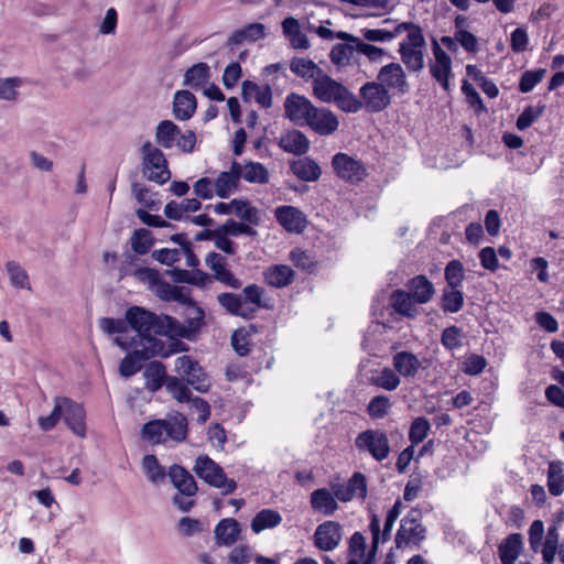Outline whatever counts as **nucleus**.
Instances as JSON below:
<instances>
[{"mask_svg": "<svg viewBox=\"0 0 564 564\" xmlns=\"http://www.w3.org/2000/svg\"><path fill=\"white\" fill-rule=\"evenodd\" d=\"M332 165L336 175L351 184L362 181L367 175L365 165L357 159L346 154L337 153L333 156Z\"/></svg>", "mask_w": 564, "mask_h": 564, "instance_id": "15", "label": "nucleus"}, {"mask_svg": "<svg viewBox=\"0 0 564 564\" xmlns=\"http://www.w3.org/2000/svg\"><path fill=\"white\" fill-rule=\"evenodd\" d=\"M291 171L300 180L305 182H315L322 174L319 165L307 156L293 161L291 164Z\"/></svg>", "mask_w": 564, "mask_h": 564, "instance_id": "40", "label": "nucleus"}, {"mask_svg": "<svg viewBox=\"0 0 564 564\" xmlns=\"http://www.w3.org/2000/svg\"><path fill=\"white\" fill-rule=\"evenodd\" d=\"M369 529L372 534V543L366 553V538L360 532H355L348 542V562L346 564H375V556L380 544V519L371 514Z\"/></svg>", "mask_w": 564, "mask_h": 564, "instance_id": "5", "label": "nucleus"}, {"mask_svg": "<svg viewBox=\"0 0 564 564\" xmlns=\"http://www.w3.org/2000/svg\"><path fill=\"white\" fill-rule=\"evenodd\" d=\"M412 293L401 290L391 295V305L401 315L413 316L416 314L415 305L423 303V275H417L411 281Z\"/></svg>", "mask_w": 564, "mask_h": 564, "instance_id": "10", "label": "nucleus"}, {"mask_svg": "<svg viewBox=\"0 0 564 564\" xmlns=\"http://www.w3.org/2000/svg\"><path fill=\"white\" fill-rule=\"evenodd\" d=\"M126 318L135 336V355L142 358L160 356L166 358L175 352L184 350V345L177 340L160 339L153 335L167 337L169 326L174 325V317L169 315H155L154 313L140 307L132 306L127 310Z\"/></svg>", "mask_w": 564, "mask_h": 564, "instance_id": "1", "label": "nucleus"}, {"mask_svg": "<svg viewBox=\"0 0 564 564\" xmlns=\"http://www.w3.org/2000/svg\"><path fill=\"white\" fill-rule=\"evenodd\" d=\"M314 106L306 96L291 93L283 102L284 118L297 127H304Z\"/></svg>", "mask_w": 564, "mask_h": 564, "instance_id": "14", "label": "nucleus"}, {"mask_svg": "<svg viewBox=\"0 0 564 564\" xmlns=\"http://www.w3.org/2000/svg\"><path fill=\"white\" fill-rule=\"evenodd\" d=\"M174 370L183 378L186 379L187 383L192 386L198 392H207L210 387V380L207 373L199 366L198 361L188 355H183L174 360Z\"/></svg>", "mask_w": 564, "mask_h": 564, "instance_id": "9", "label": "nucleus"}, {"mask_svg": "<svg viewBox=\"0 0 564 564\" xmlns=\"http://www.w3.org/2000/svg\"><path fill=\"white\" fill-rule=\"evenodd\" d=\"M464 294L460 288L447 286L441 296V307L445 313H457L463 308Z\"/></svg>", "mask_w": 564, "mask_h": 564, "instance_id": "46", "label": "nucleus"}, {"mask_svg": "<svg viewBox=\"0 0 564 564\" xmlns=\"http://www.w3.org/2000/svg\"><path fill=\"white\" fill-rule=\"evenodd\" d=\"M7 271L11 281V284L19 289H30L29 276L26 272L15 262H8Z\"/></svg>", "mask_w": 564, "mask_h": 564, "instance_id": "60", "label": "nucleus"}, {"mask_svg": "<svg viewBox=\"0 0 564 564\" xmlns=\"http://www.w3.org/2000/svg\"><path fill=\"white\" fill-rule=\"evenodd\" d=\"M186 308V324H181L174 318V325L169 326L167 337L174 340L175 337L188 338L197 332L204 324V311L191 299V302L184 303Z\"/></svg>", "mask_w": 564, "mask_h": 564, "instance_id": "12", "label": "nucleus"}, {"mask_svg": "<svg viewBox=\"0 0 564 564\" xmlns=\"http://www.w3.org/2000/svg\"><path fill=\"white\" fill-rule=\"evenodd\" d=\"M187 434V420L176 415L166 420H155L144 424L142 436L152 444L165 443L169 440L182 442Z\"/></svg>", "mask_w": 564, "mask_h": 564, "instance_id": "4", "label": "nucleus"}, {"mask_svg": "<svg viewBox=\"0 0 564 564\" xmlns=\"http://www.w3.org/2000/svg\"><path fill=\"white\" fill-rule=\"evenodd\" d=\"M62 416L66 425L79 437L86 436L85 410L68 398H61Z\"/></svg>", "mask_w": 564, "mask_h": 564, "instance_id": "21", "label": "nucleus"}, {"mask_svg": "<svg viewBox=\"0 0 564 564\" xmlns=\"http://www.w3.org/2000/svg\"><path fill=\"white\" fill-rule=\"evenodd\" d=\"M130 241L131 248L137 254H145L153 246L151 232L144 228L134 230Z\"/></svg>", "mask_w": 564, "mask_h": 564, "instance_id": "56", "label": "nucleus"}, {"mask_svg": "<svg viewBox=\"0 0 564 564\" xmlns=\"http://www.w3.org/2000/svg\"><path fill=\"white\" fill-rule=\"evenodd\" d=\"M194 470L199 478L220 489L223 494H231L237 488L236 481L227 478L223 468L208 456H199L196 459Z\"/></svg>", "mask_w": 564, "mask_h": 564, "instance_id": "7", "label": "nucleus"}, {"mask_svg": "<svg viewBox=\"0 0 564 564\" xmlns=\"http://www.w3.org/2000/svg\"><path fill=\"white\" fill-rule=\"evenodd\" d=\"M454 41L459 43L467 53L476 54L479 51L478 39L467 30H455L453 37L444 36L442 39L447 47H451Z\"/></svg>", "mask_w": 564, "mask_h": 564, "instance_id": "45", "label": "nucleus"}, {"mask_svg": "<svg viewBox=\"0 0 564 564\" xmlns=\"http://www.w3.org/2000/svg\"><path fill=\"white\" fill-rule=\"evenodd\" d=\"M138 262L139 259L131 253L124 254L119 269L120 279L132 276L138 282L145 284L151 291L160 274L156 270L141 267Z\"/></svg>", "mask_w": 564, "mask_h": 564, "instance_id": "17", "label": "nucleus"}, {"mask_svg": "<svg viewBox=\"0 0 564 564\" xmlns=\"http://www.w3.org/2000/svg\"><path fill=\"white\" fill-rule=\"evenodd\" d=\"M355 445L359 452L368 453L378 462L386 459L390 454L389 438L382 430H366L359 433Z\"/></svg>", "mask_w": 564, "mask_h": 564, "instance_id": "8", "label": "nucleus"}, {"mask_svg": "<svg viewBox=\"0 0 564 564\" xmlns=\"http://www.w3.org/2000/svg\"><path fill=\"white\" fill-rule=\"evenodd\" d=\"M336 39L356 44V51L358 53L366 55L370 61H373V62L379 61L384 55V51L382 48L371 45V44H368V43H365V42L360 41L358 37L351 35L345 31L337 32Z\"/></svg>", "mask_w": 564, "mask_h": 564, "instance_id": "44", "label": "nucleus"}, {"mask_svg": "<svg viewBox=\"0 0 564 564\" xmlns=\"http://www.w3.org/2000/svg\"><path fill=\"white\" fill-rule=\"evenodd\" d=\"M234 214L250 225L260 223L259 210L246 200L232 199Z\"/></svg>", "mask_w": 564, "mask_h": 564, "instance_id": "54", "label": "nucleus"}, {"mask_svg": "<svg viewBox=\"0 0 564 564\" xmlns=\"http://www.w3.org/2000/svg\"><path fill=\"white\" fill-rule=\"evenodd\" d=\"M304 127L319 135H330L338 129L339 121L332 110L314 106Z\"/></svg>", "mask_w": 564, "mask_h": 564, "instance_id": "18", "label": "nucleus"}, {"mask_svg": "<svg viewBox=\"0 0 564 564\" xmlns=\"http://www.w3.org/2000/svg\"><path fill=\"white\" fill-rule=\"evenodd\" d=\"M282 33L294 50L306 51L311 47V42L303 31L300 21L294 17L285 18L282 23Z\"/></svg>", "mask_w": 564, "mask_h": 564, "instance_id": "24", "label": "nucleus"}, {"mask_svg": "<svg viewBox=\"0 0 564 564\" xmlns=\"http://www.w3.org/2000/svg\"><path fill=\"white\" fill-rule=\"evenodd\" d=\"M409 437L411 445L403 449L397 460V468L400 473H403L410 465L411 460L414 459V446L423 442V417H416L410 429Z\"/></svg>", "mask_w": 564, "mask_h": 564, "instance_id": "25", "label": "nucleus"}, {"mask_svg": "<svg viewBox=\"0 0 564 564\" xmlns=\"http://www.w3.org/2000/svg\"><path fill=\"white\" fill-rule=\"evenodd\" d=\"M141 465L144 474L151 482L160 484L165 479L166 473L154 455H145Z\"/></svg>", "mask_w": 564, "mask_h": 564, "instance_id": "52", "label": "nucleus"}, {"mask_svg": "<svg viewBox=\"0 0 564 564\" xmlns=\"http://www.w3.org/2000/svg\"><path fill=\"white\" fill-rule=\"evenodd\" d=\"M546 70L539 68L534 70H527L522 74L519 89L521 93H530L542 79L544 78Z\"/></svg>", "mask_w": 564, "mask_h": 564, "instance_id": "59", "label": "nucleus"}, {"mask_svg": "<svg viewBox=\"0 0 564 564\" xmlns=\"http://www.w3.org/2000/svg\"><path fill=\"white\" fill-rule=\"evenodd\" d=\"M362 99L361 104L370 112H379L386 109L391 102V94L376 82H367L359 89Z\"/></svg>", "mask_w": 564, "mask_h": 564, "instance_id": "13", "label": "nucleus"}, {"mask_svg": "<svg viewBox=\"0 0 564 564\" xmlns=\"http://www.w3.org/2000/svg\"><path fill=\"white\" fill-rule=\"evenodd\" d=\"M447 286L462 288L464 281V265L459 260H452L445 267Z\"/></svg>", "mask_w": 564, "mask_h": 564, "instance_id": "57", "label": "nucleus"}, {"mask_svg": "<svg viewBox=\"0 0 564 564\" xmlns=\"http://www.w3.org/2000/svg\"><path fill=\"white\" fill-rule=\"evenodd\" d=\"M423 539V512L412 509L402 520L395 536L398 547L420 544Z\"/></svg>", "mask_w": 564, "mask_h": 564, "instance_id": "11", "label": "nucleus"}, {"mask_svg": "<svg viewBox=\"0 0 564 564\" xmlns=\"http://www.w3.org/2000/svg\"><path fill=\"white\" fill-rule=\"evenodd\" d=\"M234 167L238 173L239 180L242 178L248 183L267 184L269 182V172L260 162L240 163L234 161Z\"/></svg>", "mask_w": 564, "mask_h": 564, "instance_id": "27", "label": "nucleus"}, {"mask_svg": "<svg viewBox=\"0 0 564 564\" xmlns=\"http://www.w3.org/2000/svg\"><path fill=\"white\" fill-rule=\"evenodd\" d=\"M356 51V44L351 42L338 43L333 46L329 53L330 62L338 68L346 67L350 64V61Z\"/></svg>", "mask_w": 564, "mask_h": 564, "instance_id": "47", "label": "nucleus"}, {"mask_svg": "<svg viewBox=\"0 0 564 564\" xmlns=\"http://www.w3.org/2000/svg\"><path fill=\"white\" fill-rule=\"evenodd\" d=\"M145 379V388L151 392H156L165 383L166 376L165 367L160 361L150 362L143 372Z\"/></svg>", "mask_w": 564, "mask_h": 564, "instance_id": "43", "label": "nucleus"}, {"mask_svg": "<svg viewBox=\"0 0 564 564\" xmlns=\"http://www.w3.org/2000/svg\"><path fill=\"white\" fill-rule=\"evenodd\" d=\"M180 128L171 120H162L155 129V141L164 149L175 145L180 135Z\"/></svg>", "mask_w": 564, "mask_h": 564, "instance_id": "42", "label": "nucleus"}, {"mask_svg": "<svg viewBox=\"0 0 564 564\" xmlns=\"http://www.w3.org/2000/svg\"><path fill=\"white\" fill-rule=\"evenodd\" d=\"M169 477L180 494L187 497H193L196 494V482L193 476L183 467L178 465L172 466L169 471Z\"/></svg>", "mask_w": 564, "mask_h": 564, "instance_id": "33", "label": "nucleus"}, {"mask_svg": "<svg viewBox=\"0 0 564 564\" xmlns=\"http://www.w3.org/2000/svg\"><path fill=\"white\" fill-rule=\"evenodd\" d=\"M132 347L134 348L133 352L126 356L119 366V372L122 377H131L135 375L140 369L141 365L139 364V360H145L147 358H142L138 355H135V343L132 344Z\"/></svg>", "mask_w": 564, "mask_h": 564, "instance_id": "61", "label": "nucleus"}, {"mask_svg": "<svg viewBox=\"0 0 564 564\" xmlns=\"http://www.w3.org/2000/svg\"><path fill=\"white\" fill-rule=\"evenodd\" d=\"M197 107L196 97L188 90H178L173 98V115L185 121L193 117Z\"/></svg>", "mask_w": 564, "mask_h": 564, "instance_id": "29", "label": "nucleus"}, {"mask_svg": "<svg viewBox=\"0 0 564 564\" xmlns=\"http://www.w3.org/2000/svg\"><path fill=\"white\" fill-rule=\"evenodd\" d=\"M239 523L232 518L220 520L215 528V538L217 542L223 545L234 544L239 539Z\"/></svg>", "mask_w": 564, "mask_h": 564, "instance_id": "41", "label": "nucleus"}, {"mask_svg": "<svg viewBox=\"0 0 564 564\" xmlns=\"http://www.w3.org/2000/svg\"><path fill=\"white\" fill-rule=\"evenodd\" d=\"M523 549L521 534L511 533L505 538L498 546V555L501 564H516Z\"/></svg>", "mask_w": 564, "mask_h": 564, "instance_id": "30", "label": "nucleus"}, {"mask_svg": "<svg viewBox=\"0 0 564 564\" xmlns=\"http://www.w3.org/2000/svg\"><path fill=\"white\" fill-rule=\"evenodd\" d=\"M377 80L394 96L404 95L410 88L405 73L398 63H390L382 66L377 75Z\"/></svg>", "mask_w": 564, "mask_h": 564, "instance_id": "16", "label": "nucleus"}, {"mask_svg": "<svg viewBox=\"0 0 564 564\" xmlns=\"http://www.w3.org/2000/svg\"><path fill=\"white\" fill-rule=\"evenodd\" d=\"M279 145L285 152L301 155L308 151L310 140L302 131L293 129L281 135Z\"/></svg>", "mask_w": 564, "mask_h": 564, "instance_id": "31", "label": "nucleus"}, {"mask_svg": "<svg viewBox=\"0 0 564 564\" xmlns=\"http://www.w3.org/2000/svg\"><path fill=\"white\" fill-rule=\"evenodd\" d=\"M263 289L257 284H250L247 285L242 290V300L243 303H246L247 307L249 310H252V317L254 316L256 312L264 306L262 304V296H263Z\"/></svg>", "mask_w": 564, "mask_h": 564, "instance_id": "55", "label": "nucleus"}, {"mask_svg": "<svg viewBox=\"0 0 564 564\" xmlns=\"http://www.w3.org/2000/svg\"><path fill=\"white\" fill-rule=\"evenodd\" d=\"M151 292H153L159 299L163 301H175L178 303L191 302V295L186 288L173 285L166 281L161 280V278H159L156 283L153 285Z\"/></svg>", "mask_w": 564, "mask_h": 564, "instance_id": "28", "label": "nucleus"}, {"mask_svg": "<svg viewBox=\"0 0 564 564\" xmlns=\"http://www.w3.org/2000/svg\"><path fill=\"white\" fill-rule=\"evenodd\" d=\"M264 281L274 288L282 289L294 280V271L285 264H275L263 272Z\"/></svg>", "mask_w": 564, "mask_h": 564, "instance_id": "34", "label": "nucleus"}, {"mask_svg": "<svg viewBox=\"0 0 564 564\" xmlns=\"http://www.w3.org/2000/svg\"><path fill=\"white\" fill-rule=\"evenodd\" d=\"M393 366L400 375L410 377L419 370L420 361L413 354L401 351L393 357Z\"/></svg>", "mask_w": 564, "mask_h": 564, "instance_id": "48", "label": "nucleus"}, {"mask_svg": "<svg viewBox=\"0 0 564 564\" xmlns=\"http://www.w3.org/2000/svg\"><path fill=\"white\" fill-rule=\"evenodd\" d=\"M462 329L453 325L443 330L441 341L445 348L453 350L462 346Z\"/></svg>", "mask_w": 564, "mask_h": 564, "instance_id": "62", "label": "nucleus"}, {"mask_svg": "<svg viewBox=\"0 0 564 564\" xmlns=\"http://www.w3.org/2000/svg\"><path fill=\"white\" fill-rule=\"evenodd\" d=\"M205 263L213 271L215 280L220 283L232 289H239L242 285L241 281L228 269L227 261L221 254L209 252L205 258Z\"/></svg>", "mask_w": 564, "mask_h": 564, "instance_id": "23", "label": "nucleus"}, {"mask_svg": "<svg viewBox=\"0 0 564 564\" xmlns=\"http://www.w3.org/2000/svg\"><path fill=\"white\" fill-rule=\"evenodd\" d=\"M312 95L324 104H334L344 112L355 113L362 108L361 101L341 83L325 72L312 83Z\"/></svg>", "mask_w": 564, "mask_h": 564, "instance_id": "3", "label": "nucleus"}, {"mask_svg": "<svg viewBox=\"0 0 564 564\" xmlns=\"http://www.w3.org/2000/svg\"><path fill=\"white\" fill-rule=\"evenodd\" d=\"M347 486L350 490V494L354 498H359L361 500L367 497V480L364 474L355 473L348 480Z\"/></svg>", "mask_w": 564, "mask_h": 564, "instance_id": "63", "label": "nucleus"}, {"mask_svg": "<svg viewBox=\"0 0 564 564\" xmlns=\"http://www.w3.org/2000/svg\"><path fill=\"white\" fill-rule=\"evenodd\" d=\"M152 257L158 262L165 264V265H173L174 263L178 262L182 258V248L181 249H169V248H162L154 250L152 252Z\"/></svg>", "mask_w": 564, "mask_h": 564, "instance_id": "64", "label": "nucleus"}, {"mask_svg": "<svg viewBox=\"0 0 564 564\" xmlns=\"http://www.w3.org/2000/svg\"><path fill=\"white\" fill-rule=\"evenodd\" d=\"M541 553L545 564H553L556 555H558L561 563L564 564V540L560 542V533L556 525L549 527Z\"/></svg>", "mask_w": 564, "mask_h": 564, "instance_id": "26", "label": "nucleus"}, {"mask_svg": "<svg viewBox=\"0 0 564 564\" xmlns=\"http://www.w3.org/2000/svg\"><path fill=\"white\" fill-rule=\"evenodd\" d=\"M210 79V67L206 63H197L191 66L184 74L183 85L193 89H200Z\"/></svg>", "mask_w": 564, "mask_h": 564, "instance_id": "37", "label": "nucleus"}, {"mask_svg": "<svg viewBox=\"0 0 564 564\" xmlns=\"http://www.w3.org/2000/svg\"><path fill=\"white\" fill-rule=\"evenodd\" d=\"M218 303L230 314L243 318H252V310L243 303L242 296L235 293H220L217 296Z\"/></svg>", "mask_w": 564, "mask_h": 564, "instance_id": "39", "label": "nucleus"}, {"mask_svg": "<svg viewBox=\"0 0 564 564\" xmlns=\"http://www.w3.org/2000/svg\"><path fill=\"white\" fill-rule=\"evenodd\" d=\"M290 69L302 79L315 83L324 70L312 59L304 57H294L290 63Z\"/></svg>", "mask_w": 564, "mask_h": 564, "instance_id": "35", "label": "nucleus"}, {"mask_svg": "<svg viewBox=\"0 0 564 564\" xmlns=\"http://www.w3.org/2000/svg\"><path fill=\"white\" fill-rule=\"evenodd\" d=\"M547 488L553 496H560L564 491V474L560 463L552 462L549 464Z\"/></svg>", "mask_w": 564, "mask_h": 564, "instance_id": "51", "label": "nucleus"}, {"mask_svg": "<svg viewBox=\"0 0 564 564\" xmlns=\"http://www.w3.org/2000/svg\"><path fill=\"white\" fill-rule=\"evenodd\" d=\"M142 166L147 178L156 184H165L171 178V172L164 153L150 142L142 145Z\"/></svg>", "mask_w": 564, "mask_h": 564, "instance_id": "6", "label": "nucleus"}, {"mask_svg": "<svg viewBox=\"0 0 564 564\" xmlns=\"http://www.w3.org/2000/svg\"><path fill=\"white\" fill-rule=\"evenodd\" d=\"M371 382L378 388L393 391L399 387L400 379L392 369L383 368L372 375Z\"/></svg>", "mask_w": 564, "mask_h": 564, "instance_id": "53", "label": "nucleus"}, {"mask_svg": "<svg viewBox=\"0 0 564 564\" xmlns=\"http://www.w3.org/2000/svg\"><path fill=\"white\" fill-rule=\"evenodd\" d=\"M360 32L370 42H388L399 34L406 32V37L400 45L402 61L413 70H420L423 67V34L419 26L401 23L394 31L362 29Z\"/></svg>", "mask_w": 564, "mask_h": 564, "instance_id": "2", "label": "nucleus"}, {"mask_svg": "<svg viewBox=\"0 0 564 564\" xmlns=\"http://www.w3.org/2000/svg\"><path fill=\"white\" fill-rule=\"evenodd\" d=\"M274 215L278 223L289 232L301 234L306 228V216L294 206H279Z\"/></svg>", "mask_w": 564, "mask_h": 564, "instance_id": "22", "label": "nucleus"}, {"mask_svg": "<svg viewBox=\"0 0 564 564\" xmlns=\"http://www.w3.org/2000/svg\"><path fill=\"white\" fill-rule=\"evenodd\" d=\"M282 523V516L274 509H262L251 520L250 528L253 533L259 534L264 530L279 527Z\"/></svg>", "mask_w": 564, "mask_h": 564, "instance_id": "38", "label": "nucleus"}, {"mask_svg": "<svg viewBox=\"0 0 564 564\" xmlns=\"http://www.w3.org/2000/svg\"><path fill=\"white\" fill-rule=\"evenodd\" d=\"M311 507L314 511L330 517L337 511L338 503L330 490L319 488L311 494Z\"/></svg>", "mask_w": 564, "mask_h": 564, "instance_id": "32", "label": "nucleus"}, {"mask_svg": "<svg viewBox=\"0 0 564 564\" xmlns=\"http://www.w3.org/2000/svg\"><path fill=\"white\" fill-rule=\"evenodd\" d=\"M434 59L430 64V73L432 77L440 84L445 90H449V78L452 77V58L451 56L440 47L434 41L433 46Z\"/></svg>", "mask_w": 564, "mask_h": 564, "instance_id": "19", "label": "nucleus"}, {"mask_svg": "<svg viewBox=\"0 0 564 564\" xmlns=\"http://www.w3.org/2000/svg\"><path fill=\"white\" fill-rule=\"evenodd\" d=\"M23 85L21 77H0V100L15 102L19 99V89Z\"/></svg>", "mask_w": 564, "mask_h": 564, "instance_id": "50", "label": "nucleus"}, {"mask_svg": "<svg viewBox=\"0 0 564 564\" xmlns=\"http://www.w3.org/2000/svg\"><path fill=\"white\" fill-rule=\"evenodd\" d=\"M187 381H183L178 377L170 376L165 379V388L167 392L178 402H189L192 392Z\"/></svg>", "mask_w": 564, "mask_h": 564, "instance_id": "49", "label": "nucleus"}, {"mask_svg": "<svg viewBox=\"0 0 564 564\" xmlns=\"http://www.w3.org/2000/svg\"><path fill=\"white\" fill-rule=\"evenodd\" d=\"M341 525L336 521H325L317 525L314 533V545L325 552L335 550L341 541Z\"/></svg>", "mask_w": 564, "mask_h": 564, "instance_id": "20", "label": "nucleus"}, {"mask_svg": "<svg viewBox=\"0 0 564 564\" xmlns=\"http://www.w3.org/2000/svg\"><path fill=\"white\" fill-rule=\"evenodd\" d=\"M215 183V193L220 198H228L238 188L239 176L231 163L228 171L221 172Z\"/></svg>", "mask_w": 564, "mask_h": 564, "instance_id": "36", "label": "nucleus"}, {"mask_svg": "<svg viewBox=\"0 0 564 564\" xmlns=\"http://www.w3.org/2000/svg\"><path fill=\"white\" fill-rule=\"evenodd\" d=\"M391 402L386 395H377L368 404L367 411L371 419H382L388 414Z\"/></svg>", "mask_w": 564, "mask_h": 564, "instance_id": "58", "label": "nucleus"}]
</instances>
